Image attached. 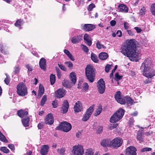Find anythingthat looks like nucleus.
<instances>
[{"label": "nucleus", "mask_w": 155, "mask_h": 155, "mask_svg": "<svg viewBox=\"0 0 155 155\" xmlns=\"http://www.w3.org/2000/svg\"><path fill=\"white\" fill-rule=\"evenodd\" d=\"M121 52L125 56L129 57L133 61H137L140 58L138 51L137 50L136 41L134 39H131L124 43L121 48Z\"/></svg>", "instance_id": "1"}, {"label": "nucleus", "mask_w": 155, "mask_h": 155, "mask_svg": "<svg viewBox=\"0 0 155 155\" xmlns=\"http://www.w3.org/2000/svg\"><path fill=\"white\" fill-rule=\"evenodd\" d=\"M85 74L87 79L91 82L94 81L95 77L94 69L93 67L90 65H87L85 68Z\"/></svg>", "instance_id": "2"}, {"label": "nucleus", "mask_w": 155, "mask_h": 155, "mask_svg": "<svg viewBox=\"0 0 155 155\" xmlns=\"http://www.w3.org/2000/svg\"><path fill=\"white\" fill-rule=\"evenodd\" d=\"M124 111V110L123 109H119L114 113L110 118V122L114 123L120 120L123 117Z\"/></svg>", "instance_id": "3"}, {"label": "nucleus", "mask_w": 155, "mask_h": 155, "mask_svg": "<svg viewBox=\"0 0 155 155\" xmlns=\"http://www.w3.org/2000/svg\"><path fill=\"white\" fill-rule=\"evenodd\" d=\"M70 76L71 83L68 80H64L62 82L63 85L69 88H71L72 86L74 85L76 81V76L74 72L71 73Z\"/></svg>", "instance_id": "4"}, {"label": "nucleus", "mask_w": 155, "mask_h": 155, "mask_svg": "<svg viewBox=\"0 0 155 155\" xmlns=\"http://www.w3.org/2000/svg\"><path fill=\"white\" fill-rule=\"evenodd\" d=\"M17 92L21 96L26 95L28 93L27 88L25 84L23 82L19 83L17 86Z\"/></svg>", "instance_id": "5"}, {"label": "nucleus", "mask_w": 155, "mask_h": 155, "mask_svg": "<svg viewBox=\"0 0 155 155\" xmlns=\"http://www.w3.org/2000/svg\"><path fill=\"white\" fill-rule=\"evenodd\" d=\"M71 125L69 123L64 121L61 123L56 128V130H61L63 131L67 132L69 131L71 128Z\"/></svg>", "instance_id": "6"}, {"label": "nucleus", "mask_w": 155, "mask_h": 155, "mask_svg": "<svg viewBox=\"0 0 155 155\" xmlns=\"http://www.w3.org/2000/svg\"><path fill=\"white\" fill-rule=\"evenodd\" d=\"M84 149L82 146L78 145L73 147L72 151V155H83Z\"/></svg>", "instance_id": "7"}, {"label": "nucleus", "mask_w": 155, "mask_h": 155, "mask_svg": "<svg viewBox=\"0 0 155 155\" xmlns=\"http://www.w3.org/2000/svg\"><path fill=\"white\" fill-rule=\"evenodd\" d=\"M97 87L98 91L100 94H103L105 91V85L104 81L102 78L101 79L97 82Z\"/></svg>", "instance_id": "8"}, {"label": "nucleus", "mask_w": 155, "mask_h": 155, "mask_svg": "<svg viewBox=\"0 0 155 155\" xmlns=\"http://www.w3.org/2000/svg\"><path fill=\"white\" fill-rule=\"evenodd\" d=\"M123 140L120 137H117L111 141V147L117 148L120 147L122 143Z\"/></svg>", "instance_id": "9"}, {"label": "nucleus", "mask_w": 155, "mask_h": 155, "mask_svg": "<svg viewBox=\"0 0 155 155\" xmlns=\"http://www.w3.org/2000/svg\"><path fill=\"white\" fill-rule=\"evenodd\" d=\"M151 60L150 58H147L146 59L141 66V69L145 71V68H151L150 67L151 64ZM144 72L145 74H146L145 73H146V71H145Z\"/></svg>", "instance_id": "10"}, {"label": "nucleus", "mask_w": 155, "mask_h": 155, "mask_svg": "<svg viewBox=\"0 0 155 155\" xmlns=\"http://www.w3.org/2000/svg\"><path fill=\"white\" fill-rule=\"evenodd\" d=\"M94 110V106H92L87 110L86 113L84 115L82 120L83 121H87L90 118Z\"/></svg>", "instance_id": "11"}, {"label": "nucleus", "mask_w": 155, "mask_h": 155, "mask_svg": "<svg viewBox=\"0 0 155 155\" xmlns=\"http://www.w3.org/2000/svg\"><path fill=\"white\" fill-rule=\"evenodd\" d=\"M145 71H146L145 73L146 74H144V71H145L143 70H141L143 72V74L146 77L148 78H151L155 75V71L151 68H145Z\"/></svg>", "instance_id": "12"}, {"label": "nucleus", "mask_w": 155, "mask_h": 155, "mask_svg": "<svg viewBox=\"0 0 155 155\" xmlns=\"http://www.w3.org/2000/svg\"><path fill=\"white\" fill-rule=\"evenodd\" d=\"M121 92L120 91L117 92L114 95V97L116 101L121 104H125L124 97L121 95Z\"/></svg>", "instance_id": "13"}, {"label": "nucleus", "mask_w": 155, "mask_h": 155, "mask_svg": "<svg viewBox=\"0 0 155 155\" xmlns=\"http://www.w3.org/2000/svg\"><path fill=\"white\" fill-rule=\"evenodd\" d=\"M136 148L134 147L130 146L128 147L125 150L126 155H137Z\"/></svg>", "instance_id": "14"}, {"label": "nucleus", "mask_w": 155, "mask_h": 155, "mask_svg": "<svg viewBox=\"0 0 155 155\" xmlns=\"http://www.w3.org/2000/svg\"><path fill=\"white\" fill-rule=\"evenodd\" d=\"M45 122L46 124L49 125L52 124L53 123L54 119L52 114H48L46 116L45 120Z\"/></svg>", "instance_id": "15"}, {"label": "nucleus", "mask_w": 155, "mask_h": 155, "mask_svg": "<svg viewBox=\"0 0 155 155\" xmlns=\"http://www.w3.org/2000/svg\"><path fill=\"white\" fill-rule=\"evenodd\" d=\"M81 28L86 31H89L93 30L95 28L93 25L90 24H82L81 25Z\"/></svg>", "instance_id": "16"}, {"label": "nucleus", "mask_w": 155, "mask_h": 155, "mask_svg": "<svg viewBox=\"0 0 155 155\" xmlns=\"http://www.w3.org/2000/svg\"><path fill=\"white\" fill-rule=\"evenodd\" d=\"M66 91L63 88H60L55 92V94L57 98H61L63 97L65 95Z\"/></svg>", "instance_id": "17"}, {"label": "nucleus", "mask_w": 155, "mask_h": 155, "mask_svg": "<svg viewBox=\"0 0 155 155\" xmlns=\"http://www.w3.org/2000/svg\"><path fill=\"white\" fill-rule=\"evenodd\" d=\"M83 109V107L81 103L79 101H77L74 107V110L75 112H78L81 111Z\"/></svg>", "instance_id": "18"}, {"label": "nucleus", "mask_w": 155, "mask_h": 155, "mask_svg": "<svg viewBox=\"0 0 155 155\" xmlns=\"http://www.w3.org/2000/svg\"><path fill=\"white\" fill-rule=\"evenodd\" d=\"M83 35H81L78 36H75L71 38V41L74 44L80 42L82 39Z\"/></svg>", "instance_id": "19"}, {"label": "nucleus", "mask_w": 155, "mask_h": 155, "mask_svg": "<svg viewBox=\"0 0 155 155\" xmlns=\"http://www.w3.org/2000/svg\"><path fill=\"white\" fill-rule=\"evenodd\" d=\"M111 141L109 139H105L102 140L101 143V145L104 147L111 146Z\"/></svg>", "instance_id": "20"}, {"label": "nucleus", "mask_w": 155, "mask_h": 155, "mask_svg": "<svg viewBox=\"0 0 155 155\" xmlns=\"http://www.w3.org/2000/svg\"><path fill=\"white\" fill-rule=\"evenodd\" d=\"M40 68L45 71L46 69V61L44 58H42L40 60L39 63Z\"/></svg>", "instance_id": "21"}, {"label": "nucleus", "mask_w": 155, "mask_h": 155, "mask_svg": "<svg viewBox=\"0 0 155 155\" xmlns=\"http://www.w3.org/2000/svg\"><path fill=\"white\" fill-rule=\"evenodd\" d=\"M49 148V146L45 145L42 146L41 150V153L42 155H45L47 154Z\"/></svg>", "instance_id": "22"}, {"label": "nucleus", "mask_w": 155, "mask_h": 155, "mask_svg": "<svg viewBox=\"0 0 155 155\" xmlns=\"http://www.w3.org/2000/svg\"><path fill=\"white\" fill-rule=\"evenodd\" d=\"M118 9L120 12L127 13L128 12V8L123 4H120L118 6Z\"/></svg>", "instance_id": "23"}, {"label": "nucleus", "mask_w": 155, "mask_h": 155, "mask_svg": "<svg viewBox=\"0 0 155 155\" xmlns=\"http://www.w3.org/2000/svg\"><path fill=\"white\" fill-rule=\"evenodd\" d=\"M93 128L94 129H95L96 130V133L98 134H100L102 133L103 131V127L100 126L99 124L97 123H95L93 125Z\"/></svg>", "instance_id": "24"}, {"label": "nucleus", "mask_w": 155, "mask_h": 155, "mask_svg": "<svg viewBox=\"0 0 155 155\" xmlns=\"http://www.w3.org/2000/svg\"><path fill=\"white\" fill-rule=\"evenodd\" d=\"M84 39L86 41L88 46H90L92 44V41L89 36L87 34H85L84 36Z\"/></svg>", "instance_id": "25"}, {"label": "nucleus", "mask_w": 155, "mask_h": 155, "mask_svg": "<svg viewBox=\"0 0 155 155\" xmlns=\"http://www.w3.org/2000/svg\"><path fill=\"white\" fill-rule=\"evenodd\" d=\"M18 114L20 117H22L28 114V112L25 110H21L18 112Z\"/></svg>", "instance_id": "26"}, {"label": "nucleus", "mask_w": 155, "mask_h": 155, "mask_svg": "<svg viewBox=\"0 0 155 155\" xmlns=\"http://www.w3.org/2000/svg\"><path fill=\"white\" fill-rule=\"evenodd\" d=\"M108 57V55L106 52H101L99 55V59L102 60L106 59Z\"/></svg>", "instance_id": "27"}, {"label": "nucleus", "mask_w": 155, "mask_h": 155, "mask_svg": "<svg viewBox=\"0 0 155 155\" xmlns=\"http://www.w3.org/2000/svg\"><path fill=\"white\" fill-rule=\"evenodd\" d=\"M137 140L140 142L143 141V134L140 131H138L137 136Z\"/></svg>", "instance_id": "28"}, {"label": "nucleus", "mask_w": 155, "mask_h": 155, "mask_svg": "<svg viewBox=\"0 0 155 155\" xmlns=\"http://www.w3.org/2000/svg\"><path fill=\"white\" fill-rule=\"evenodd\" d=\"M44 88L43 85L41 84H40L38 92V95L40 96H42L44 94Z\"/></svg>", "instance_id": "29"}, {"label": "nucleus", "mask_w": 155, "mask_h": 155, "mask_svg": "<svg viewBox=\"0 0 155 155\" xmlns=\"http://www.w3.org/2000/svg\"><path fill=\"white\" fill-rule=\"evenodd\" d=\"M94 151L92 149H88L86 152L85 155H98V153L96 152L95 155H94Z\"/></svg>", "instance_id": "30"}, {"label": "nucleus", "mask_w": 155, "mask_h": 155, "mask_svg": "<svg viewBox=\"0 0 155 155\" xmlns=\"http://www.w3.org/2000/svg\"><path fill=\"white\" fill-rule=\"evenodd\" d=\"M29 119L28 117H27L23 119L22 120V122L23 125L25 127H28L29 125Z\"/></svg>", "instance_id": "31"}, {"label": "nucleus", "mask_w": 155, "mask_h": 155, "mask_svg": "<svg viewBox=\"0 0 155 155\" xmlns=\"http://www.w3.org/2000/svg\"><path fill=\"white\" fill-rule=\"evenodd\" d=\"M91 58L92 60L96 63H98V60L97 56L94 54L92 53L91 54Z\"/></svg>", "instance_id": "32"}, {"label": "nucleus", "mask_w": 155, "mask_h": 155, "mask_svg": "<svg viewBox=\"0 0 155 155\" xmlns=\"http://www.w3.org/2000/svg\"><path fill=\"white\" fill-rule=\"evenodd\" d=\"M124 98L125 99V103L126 102L127 104H129L130 105H132L133 104V101L130 97H124Z\"/></svg>", "instance_id": "33"}, {"label": "nucleus", "mask_w": 155, "mask_h": 155, "mask_svg": "<svg viewBox=\"0 0 155 155\" xmlns=\"http://www.w3.org/2000/svg\"><path fill=\"white\" fill-rule=\"evenodd\" d=\"M102 110V107L101 106H99L94 114V116H97L99 115L101 113Z\"/></svg>", "instance_id": "34"}, {"label": "nucleus", "mask_w": 155, "mask_h": 155, "mask_svg": "<svg viewBox=\"0 0 155 155\" xmlns=\"http://www.w3.org/2000/svg\"><path fill=\"white\" fill-rule=\"evenodd\" d=\"M150 10L152 14L155 16V3L151 5Z\"/></svg>", "instance_id": "35"}, {"label": "nucleus", "mask_w": 155, "mask_h": 155, "mask_svg": "<svg viewBox=\"0 0 155 155\" xmlns=\"http://www.w3.org/2000/svg\"><path fill=\"white\" fill-rule=\"evenodd\" d=\"M47 99V97L46 95H44L43 96L41 101V106H43L45 104V103Z\"/></svg>", "instance_id": "36"}, {"label": "nucleus", "mask_w": 155, "mask_h": 155, "mask_svg": "<svg viewBox=\"0 0 155 155\" xmlns=\"http://www.w3.org/2000/svg\"><path fill=\"white\" fill-rule=\"evenodd\" d=\"M55 81V76L51 74L50 75V81L51 84L52 85L54 84Z\"/></svg>", "instance_id": "37"}, {"label": "nucleus", "mask_w": 155, "mask_h": 155, "mask_svg": "<svg viewBox=\"0 0 155 155\" xmlns=\"http://www.w3.org/2000/svg\"><path fill=\"white\" fill-rule=\"evenodd\" d=\"M0 140L5 143L7 142L8 141L6 139L5 136L0 131Z\"/></svg>", "instance_id": "38"}, {"label": "nucleus", "mask_w": 155, "mask_h": 155, "mask_svg": "<svg viewBox=\"0 0 155 155\" xmlns=\"http://www.w3.org/2000/svg\"><path fill=\"white\" fill-rule=\"evenodd\" d=\"M65 150L64 148L58 149L57 150L58 153L60 155H64L65 154Z\"/></svg>", "instance_id": "39"}, {"label": "nucleus", "mask_w": 155, "mask_h": 155, "mask_svg": "<svg viewBox=\"0 0 155 155\" xmlns=\"http://www.w3.org/2000/svg\"><path fill=\"white\" fill-rule=\"evenodd\" d=\"M56 70L57 74V76L58 78H60L61 77V71L60 69L57 67H56Z\"/></svg>", "instance_id": "40"}, {"label": "nucleus", "mask_w": 155, "mask_h": 155, "mask_svg": "<svg viewBox=\"0 0 155 155\" xmlns=\"http://www.w3.org/2000/svg\"><path fill=\"white\" fill-rule=\"evenodd\" d=\"M1 150L3 152L5 153H8L9 152V150L6 147H1Z\"/></svg>", "instance_id": "41"}, {"label": "nucleus", "mask_w": 155, "mask_h": 155, "mask_svg": "<svg viewBox=\"0 0 155 155\" xmlns=\"http://www.w3.org/2000/svg\"><path fill=\"white\" fill-rule=\"evenodd\" d=\"M22 21L21 19H18L17 20L15 24V25L16 27H19L21 25V23L22 22Z\"/></svg>", "instance_id": "42"}, {"label": "nucleus", "mask_w": 155, "mask_h": 155, "mask_svg": "<svg viewBox=\"0 0 155 155\" xmlns=\"http://www.w3.org/2000/svg\"><path fill=\"white\" fill-rule=\"evenodd\" d=\"M81 46L82 49L85 52H87L88 51V49L87 47L84 45H81Z\"/></svg>", "instance_id": "43"}, {"label": "nucleus", "mask_w": 155, "mask_h": 155, "mask_svg": "<svg viewBox=\"0 0 155 155\" xmlns=\"http://www.w3.org/2000/svg\"><path fill=\"white\" fill-rule=\"evenodd\" d=\"M64 64L69 68H72L73 66V64L71 61H66L65 62Z\"/></svg>", "instance_id": "44"}, {"label": "nucleus", "mask_w": 155, "mask_h": 155, "mask_svg": "<svg viewBox=\"0 0 155 155\" xmlns=\"http://www.w3.org/2000/svg\"><path fill=\"white\" fill-rule=\"evenodd\" d=\"M122 78V76L119 75L118 73H117L115 74V79L117 81H118L120 80V79H121Z\"/></svg>", "instance_id": "45"}, {"label": "nucleus", "mask_w": 155, "mask_h": 155, "mask_svg": "<svg viewBox=\"0 0 155 155\" xmlns=\"http://www.w3.org/2000/svg\"><path fill=\"white\" fill-rule=\"evenodd\" d=\"M95 7V5L94 4H90L88 8V10L89 11H90L92 10L93 8Z\"/></svg>", "instance_id": "46"}, {"label": "nucleus", "mask_w": 155, "mask_h": 155, "mask_svg": "<svg viewBox=\"0 0 155 155\" xmlns=\"http://www.w3.org/2000/svg\"><path fill=\"white\" fill-rule=\"evenodd\" d=\"M58 65L60 68L62 70L65 71H66V68L63 65L61 64L58 63Z\"/></svg>", "instance_id": "47"}, {"label": "nucleus", "mask_w": 155, "mask_h": 155, "mask_svg": "<svg viewBox=\"0 0 155 155\" xmlns=\"http://www.w3.org/2000/svg\"><path fill=\"white\" fill-rule=\"evenodd\" d=\"M152 150V149L149 147H145L143 148L141 150V151L144 152L145 151H150Z\"/></svg>", "instance_id": "48"}, {"label": "nucleus", "mask_w": 155, "mask_h": 155, "mask_svg": "<svg viewBox=\"0 0 155 155\" xmlns=\"http://www.w3.org/2000/svg\"><path fill=\"white\" fill-rule=\"evenodd\" d=\"M145 7H143L140 9V14L141 15H143L145 14Z\"/></svg>", "instance_id": "49"}, {"label": "nucleus", "mask_w": 155, "mask_h": 155, "mask_svg": "<svg viewBox=\"0 0 155 155\" xmlns=\"http://www.w3.org/2000/svg\"><path fill=\"white\" fill-rule=\"evenodd\" d=\"M6 78H5V79L4 80V81L5 83L8 85V84L10 81V79L7 76V74H6Z\"/></svg>", "instance_id": "50"}, {"label": "nucleus", "mask_w": 155, "mask_h": 155, "mask_svg": "<svg viewBox=\"0 0 155 155\" xmlns=\"http://www.w3.org/2000/svg\"><path fill=\"white\" fill-rule=\"evenodd\" d=\"M111 65L109 64H107L105 67V71L108 73L109 72L110 69L111 68Z\"/></svg>", "instance_id": "51"}, {"label": "nucleus", "mask_w": 155, "mask_h": 155, "mask_svg": "<svg viewBox=\"0 0 155 155\" xmlns=\"http://www.w3.org/2000/svg\"><path fill=\"white\" fill-rule=\"evenodd\" d=\"M69 107V104L68 101L65 100L64 102L62 107Z\"/></svg>", "instance_id": "52"}, {"label": "nucleus", "mask_w": 155, "mask_h": 155, "mask_svg": "<svg viewBox=\"0 0 155 155\" xmlns=\"http://www.w3.org/2000/svg\"><path fill=\"white\" fill-rule=\"evenodd\" d=\"M118 125V124H112L110 127V129L112 130L113 129L115 128H116Z\"/></svg>", "instance_id": "53"}, {"label": "nucleus", "mask_w": 155, "mask_h": 155, "mask_svg": "<svg viewBox=\"0 0 155 155\" xmlns=\"http://www.w3.org/2000/svg\"><path fill=\"white\" fill-rule=\"evenodd\" d=\"M102 45H101L100 41H97L96 43L97 48L99 49H100L102 47Z\"/></svg>", "instance_id": "54"}, {"label": "nucleus", "mask_w": 155, "mask_h": 155, "mask_svg": "<svg viewBox=\"0 0 155 155\" xmlns=\"http://www.w3.org/2000/svg\"><path fill=\"white\" fill-rule=\"evenodd\" d=\"M14 72L15 74H16L19 73L20 71V68L18 66H16L14 68Z\"/></svg>", "instance_id": "55"}, {"label": "nucleus", "mask_w": 155, "mask_h": 155, "mask_svg": "<svg viewBox=\"0 0 155 155\" xmlns=\"http://www.w3.org/2000/svg\"><path fill=\"white\" fill-rule=\"evenodd\" d=\"M124 27L125 29H127L129 28V24L127 22L124 23Z\"/></svg>", "instance_id": "56"}, {"label": "nucleus", "mask_w": 155, "mask_h": 155, "mask_svg": "<svg viewBox=\"0 0 155 155\" xmlns=\"http://www.w3.org/2000/svg\"><path fill=\"white\" fill-rule=\"evenodd\" d=\"M58 103L57 101H53L52 102V105L54 108L57 107L58 106Z\"/></svg>", "instance_id": "57"}, {"label": "nucleus", "mask_w": 155, "mask_h": 155, "mask_svg": "<svg viewBox=\"0 0 155 155\" xmlns=\"http://www.w3.org/2000/svg\"><path fill=\"white\" fill-rule=\"evenodd\" d=\"M44 123H41L38 124V127L39 129H41L43 127Z\"/></svg>", "instance_id": "58"}, {"label": "nucleus", "mask_w": 155, "mask_h": 155, "mask_svg": "<svg viewBox=\"0 0 155 155\" xmlns=\"http://www.w3.org/2000/svg\"><path fill=\"white\" fill-rule=\"evenodd\" d=\"M134 28L138 33H140L142 31V30L138 27H135Z\"/></svg>", "instance_id": "59"}, {"label": "nucleus", "mask_w": 155, "mask_h": 155, "mask_svg": "<svg viewBox=\"0 0 155 155\" xmlns=\"http://www.w3.org/2000/svg\"><path fill=\"white\" fill-rule=\"evenodd\" d=\"M67 56L71 61H74V59L73 56L71 53H70Z\"/></svg>", "instance_id": "60"}, {"label": "nucleus", "mask_w": 155, "mask_h": 155, "mask_svg": "<svg viewBox=\"0 0 155 155\" xmlns=\"http://www.w3.org/2000/svg\"><path fill=\"white\" fill-rule=\"evenodd\" d=\"M32 81L33 82L34 84L36 85L38 82V80L36 78H34L32 79Z\"/></svg>", "instance_id": "61"}, {"label": "nucleus", "mask_w": 155, "mask_h": 155, "mask_svg": "<svg viewBox=\"0 0 155 155\" xmlns=\"http://www.w3.org/2000/svg\"><path fill=\"white\" fill-rule=\"evenodd\" d=\"M8 147L12 150H13L15 149V147L14 145L13 144H9Z\"/></svg>", "instance_id": "62"}, {"label": "nucleus", "mask_w": 155, "mask_h": 155, "mask_svg": "<svg viewBox=\"0 0 155 155\" xmlns=\"http://www.w3.org/2000/svg\"><path fill=\"white\" fill-rule=\"evenodd\" d=\"M127 32L129 35L130 36H133L134 35L133 32L130 30H127Z\"/></svg>", "instance_id": "63"}, {"label": "nucleus", "mask_w": 155, "mask_h": 155, "mask_svg": "<svg viewBox=\"0 0 155 155\" xmlns=\"http://www.w3.org/2000/svg\"><path fill=\"white\" fill-rule=\"evenodd\" d=\"M116 34L118 37H120L122 35V32L121 31L118 30L116 33Z\"/></svg>", "instance_id": "64"}]
</instances>
